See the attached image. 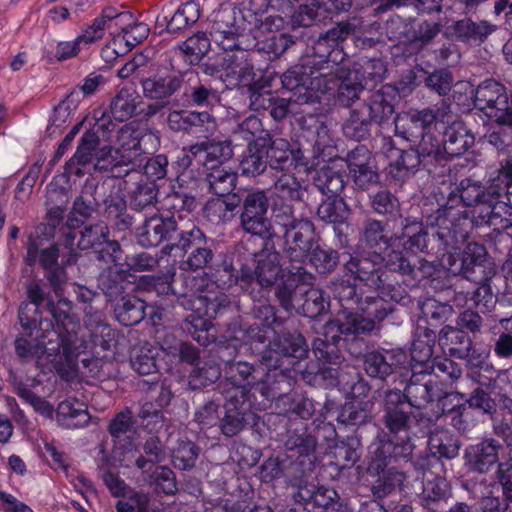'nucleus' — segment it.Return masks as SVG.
Returning a JSON list of instances; mask_svg holds the SVG:
<instances>
[{
  "instance_id": "f257e3e1",
  "label": "nucleus",
  "mask_w": 512,
  "mask_h": 512,
  "mask_svg": "<svg viewBox=\"0 0 512 512\" xmlns=\"http://www.w3.org/2000/svg\"><path fill=\"white\" fill-rule=\"evenodd\" d=\"M344 267L355 280L403 305L410 302L409 287L417 286L437 272L435 261L424 258L411 261L399 250L385 255L373 251L350 256Z\"/></svg>"
},
{
  "instance_id": "f03ea898",
  "label": "nucleus",
  "mask_w": 512,
  "mask_h": 512,
  "mask_svg": "<svg viewBox=\"0 0 512 512\" xmlns=\"http://www.w3.org/2000/svg\"><path fill=\"white\" fill-rule=\"evenodd\" d=\"M401 232L394 239L412 253H426L438 257L443 251L457 249L469 234L471 220L467 209L441 207L426 217V226L410 218L401 221Z\"/></svg>"
},
{
  "instance_id": "7ed1b4c3",
  "label": "nucleus",
  "mask_w": 512,
  "mask_h": 512,
  "mask_svg": "<svg viewBox=\"0 0 512 512\" xmlns=\"http://www.w3.org/2000/svg\"><path fill=\"white\" fill-rule=\"evenodd\" d=\"M254 267L246 263L224 261L216 272V284L222 289L238 286L240 290L256 299L264 290L272 289L283 279L280 252L276 249L275 239L264 240L262 248L252 254Z\"/></svg>"
},
{
  "instance_id": "20e7f679",
  "label": "nucleus",
  "mask_w": 512,
  "mask_h": 512,
  "mask_svg": "<svg viewBox=\"0 0 512 512\" xmlns=\"http://www.w3.org/2000/svg\"><path fill=\"white\" fill-rule=\"evenodd\" d=\"M275 222L284 241L283 252L291 266H302L316 244L314 223L307 217H296L291 205L275 210Z\"/></svg>"
},
{
  "instance_id": "39448f33",
  "label": "nucleus",
  "mask_w": 512,
  "mask_h": 512,
  "mask_svg": "<svg viewBox=\"0 0 512 512\" xmlns=\"http://www.w3.org/2000/svg\"><path fill=\"white\" fill-rule=\"evenodd\" d=\"M203 231L195 225H189L182 230L173 244L164 247L165 253H175V256L187 254L180 262L183 271H198L209 268L214 260V252Z\"/></svg>"
},
{
  "instance_id": "423d86ee",
  "label": "nucleus",
  "mask_w": 512,
  "mask_h": 512,
  "mask_svg": "<svg viewBox=\"0 0 512 512\" xmlns=\"http://www.w3.org/2000/svg\"><path fill=\"white\" fill-rule=\"evenodd\" d=\"M270 206L268 194L262 189H249L242 195L240 227L249 234L266 239H278L267 216Z\"/></svg>"
},
{
  "instance_id": "0eeeda50",
  "label": "nucleus",
  "mask_w": 512,
  "mask_h": 512,
  "mask_svg": "<svg viewBox=\"0 0 512 512\" xmlns=\"http://www.w3.org/2000/svg\"><path fill=\"white\" fill-rule=\"evenodd\" d=\"M276 336L261 355V365L267 368H282L285 361L293 364L291 359L301 360L307 357L309 348L304 336L297 330H290L287 326L275 331Z\"/></svg>"
},
{
  "instance_id": "6e6552de",
  "label": "nucleus",
  "mask_w": 512,
  "mask_h": 512,
  "mask_svg": "<svg viewBox=\"0 0 512 512\" xmlns=\"http://www.w3.org/2000/svg\"><path fill=\"white\" fill-rule=\"evenodd\" d=\"M60 232L61 245L69 251L67 265L77 263L78 251L97 249L110 239V229L102 220L86 222L80 228L60 227Z\"/></svg>"
},
{
  "instance_id": "1a4fd4ad",
  "label": "nucleus",
  "mask_w": 512,
  "mask_h": 512,
  "mask_svg": "<svg viewBox=\"0 0 512 512\" xmlns=\"http://www.w3.org/2000/svg\"><path fill=\"white\" fill-rule=\"evenodd\" d=\"M308 78L302 72L301 68H289L281 76L282 87L289 91V98H281L274 96L272 105L269 108V114L276 121H281L287 117L289 113H297L294 108L315 103L316 95L312 90L304 87V83Z\"/></svg>"
},
{
  "instance_id": "9d476101",
  "label": "nucleus",
  "mask_w": 512,
  "mask_h": 512,
  "mask_svg": "<svg viewBox=\"0 0 512 512\" xmlns=\"http://www.w3.org/2000/svg\"><path fill=\"white\" fill-rule=\"evenodd\" d=\"M109 183L98 182L93 178L85 180L79 195L74 199L62 227L80 228L89 222L100 207V199L108 191Z\"/></svg>"
},
{
  "instance_id": "9b49d317",
  "label": "nucleus",
  "mask_w": 512,
  "mask_h": 512,
  "mask_svg": "<svg viewBox=\"0 0 512 512\" xmlns=\"http://www.w3.org/2000/svg\"><path fill=\"white\" fill-rule=\"evenodd\" d=\"M187 226L179 225L174 216L163 217L155 213L145 218L136 229L137 243L145 248L156 247L164 241L173 244Z\"/></svg>"
},
{
  "instance_id": "f8f14e48",
  "label": "nucleus",
  "mask_w": 512,
  "mask_h": 512,
  "mask_svg": "<svg viewBox=\"0 0 512 512\" xmlns=\"http://www.w3.org/2000/svg\"><path fill=\"white\" fill-rule=\"evenodd\" d=\"M193 74V71L163 69L142 77L140 85L143 97L148 100H170L182 89L186 79Z\"/></svg>"
},
{
  "instance_id": "ddd939ff",
  "label": "nucleus",
  "mask_w": 512,
  "mask_h": 512,
  "mask_svg": "<svg viewBox=\"0 0 512 512\" xmlns=\"http://www.w3.org/2000/svg\"><path fill=\"white\" fill-rule=\"evenodd\" d=\"M415 445L408 434L404 437L393 436L386 439V435L379 437V442L372 452V459L368 470L380 474L387 466L399 463L401 460L406 463L413 456Z\"/></svg>"
},
{
  "instance_id": "4468645a",
  "label": "nucleus",
  "mask_w": 512,
  "mask_h": 512,
  "mask_svg": "<svg viewBox=\"0 0 512 512\" xmlns=\"http://www.w3.org/2000/svg\"><path fill=\"white\" fill-rule=\"evenodd\" d=\"M453 275H463L466 279L491 281L496 275V267L489 258L484 245L470 242L461 253L460 269L450 268Z\"/></svg>"
},
{
  "instance_id": "2eb2a0df",
  "label": "nucleus",
  "mask_w": 512,
  "mask_h": 512,
  "mask_svg": "<svg viewBox=\"0 0 512 512\" xmlns=\"http://www.w3.org/2000/svg\"><path fill=\"white\" fill-rule=\"evenodd\" d=\"M499 198V187L495 184V179L490 180L485 185L478 180L467 177L463 178L449 194L447 203L443 207H452L462 202L466 207L487 204Z\"/></svg>"
},
{
  "instance_id": "dca6fc26",
  "label": "nucleus",
  "mask_w": 512,
  "mask_h": 512,
  "mask_svg": "<svg viewBox=\"0 0 512 512\" xmlns=\"http://www.w3.org/2000/svg\"><path fill=\"white\" fill-rule=\"evenodd\" d=\"M345 160L355 189L367 191L379 183L375 160L366 146H356L347 153Z\"/></svg>"
},
{
  "instance_id": "f3484780",
  "label": "nucleus",
  "mask_w": 512,
  "mask_h": 512,
  "mask_svg": "<svg viewBox=\"0 0 512 512\" xmlns=\"http://www.w3.org/2000/svg\"><path fill=\"white\" fill-rule=\"evenodd\" d=\"M57 334L54 331V324L50 319H40L38 323L37 343L32 345L23 337L16 338L14 342L15 353L22 362L30 358H40L42 355L55 357L59 353Z\"/></svg>"
},
{
  "instance_id": "a211bd4d",
  "label": "nucleus",
  "mask_w": 512,
  "mask_h": 512,
  "mask_svg": "<svg viewBox=\"0 0 512 512\" xmlns=\"http://www.w3.org/2000/svg\"><path fill=\"white\" fill-rule=\"evenodd\" d=\"M314 281L315 276L303 266L290 265L287 278L274 286V296L280 307L288 312L295 309L296 302L301 300L304 286L313 285Z\"/></svg>"
},
{
  "instance_id": "6ab92c4d",
  "label": "nucleus",
  "mask_w": 512,
  "mask_h": 512,
  "mask_svg": "<svg viewBox=\"0 0 512 512\" xmlns=\"http://www.w3.org/2000/svg\"><path fill=\"white\" fill-rule=\"evenodd\" d=\"M413 418L415 416L402 400L401 390L390 389L385 392L382 421L391 435L396 436L401 432L407 434Z\"/></svg>"
},
{
  "instance_id": "aec40b11",
  "label": "nucleus",
  "mask_w": 512,
  "mask_h": 512,
  "mask_svg": "<svg viewBox=\"0 0 512 512\" xmlns=\"http://www.w3.org/2000/svg\"><path fill=\"white\" fill-rule=\"evenodd\" d=\"M501 443L494 438H484L479 443L470 445L464 450L465 465L468 470L477 474H488L501 464L499 452Z\"/></svg>"
},
{
  "instance_id": "412c9836",
  "label": "nucleus",
  "mask_w": 512,
  "mask_h": 512,
  "mask_svg": "<svg viewBox=\"0 0 512 512\" xmlns=\"http://www.w3.org/2000/svg\"><path fill=\"white\" fill-rule=\"evenodd\" d=\"M438 383L426 369L413 370V373L401 391L402 400L410 407L422 409L437 397Z\"/></svg>"
},
{
  "instance_id": "4be33fe9",
  "label": "nucleus",
  "mask_w": 512,
  "mask_h": 512,
  "mask_svg": "<svg viewBox=\"0 0 512 512\" xmlns=\"http://www.w3.org/2000/svg\"><path fill=\"white\" fill-rule=\"evenodd\" d=\"M262 372L259 381L251 387L252 396L257 399L259 394L264 400L273 401L281 399L292 390V379L287 373L289 366L282 368H267Z\"/></svg>"
},
{
  "instance_id": "5701e85b",
  "label": "nucleus",
  "mask_w": 512,
  "mask_h": 512,
  "mask_svg": "<svg viewBox=\"0 0 512 512\" xmlns=\"http://www.w3.org/2000/svg\"><path fill=\"white\" fill-rule=\"evenodd\" d=\"M341 333L332 320H328L319 332V336L312 341V351L315 357L323 363L339 366L344 362V356L339 348Z\"/></svg>"
},
{
  "instance_id": "b1692460",
  "label": "nucleus",
  "mask_w": 512,
  "mask_h": 512,
  "mask_svg": "<svg viewBox=\"0 0 512 512\" xmlns=\"http://www.w3.org/2000/svg\"><path fill=\"white\" fill-rule=\"evenodd\" d=\"M265 154L269 168L279 173L307 165L303 152L292 148L290 143L282 138L271 140L265 146Z\"/></svg>"
},
{
  "instance_id": "393cba45",
  "label": "nucleus",
  "mask_w": 512,
  "mask_h": 512,
  "mask_svg": "<svg viewBox=\"0 0 512 512\" xmlns=\"http://www.w3.org/2000/svg\"><path fill=\"white\" fill-rule=\"evenodd\" d=\"M333 64L329 66L327 64L326 67L319 66L317 67L316 62H308L301 65H295L292 68H301L302 72L308 78L304 87L308 90H312L316 95L315 103L319 102L320 96L319 94H324L330 90H334L338 85V67L336 65V60H332Z\"/></svg>"
},
{
  "instance_id": "a878e982",
  "label": "nucleus",
  "mask_w": 512,
  "mask_h": 512,
  "mask_svg": "<svg viewBox=\"0 0 512 512\" xmlns=\"http://www.w3.org/2000/svg\"><path fill=\"white\" fill-rule=\"evenodd\" d=\"M398 100L399 94L395 87L385 85L364 98L361 104L367 108L366 112L370 114L372 122L382 125L392 119Z\"/></svg>"
},
{
  "instance_id": "bb28decb",
  "label": "nucleus",
  "mask_w": 512,
  "mask_h": 512,
  "mask_svg": "<svg viewBox=\"0 0 512 512\" xmlns=\"http://www.w3.org/2000/svg\"><path fill=\"white\" fill-rule=\"evenodd\" d=\"M253 413L246 405L245 399L237 394L229 397L225 404L224 416L219 420V429L223 436L232 438L240 434L249 425Z\"/></svg>"
},
{
  "instance_id": "cd10ccee",
  "label": "nucleus",
  "mask_w": 512,
  "mask_h": 512,
  "mask_svg": "<svg viewBox=\"0 0 512 512\" xmlns=\"http://www.w3.org/2000/svg\"><path fill=\"white\" fill-rule=\"evenodd\" d=\"M218 20H216V32L223 35V40H221V45L224 49V52L219 53L224 70H231V73L234 74L235 70L240 67L241 64H245V61L248 57H252L253 53H249L243 48L239 47L238 43L229 44L225 41H229L230 39H234L235 32L233 31V26L225 29L223 27L224 21H228L233 19L230 12H221L218 14Z\"/></svg>"
},
{
  "instance_id": "c85d7f7f",
  "label": "nucleus",
  "mask_w": 512,
  "mask_h": 512,
  "mask_svg": "<svg viewBox=\"0 0 512 512\" xmlns=\"http://www.w3.org/2000/svg\"><path fill=\"white\" fill-rule=\"evenodd\" d=\"M474 142L475 137L466 124L460 119L453 120L443 131L442 147L445 161L463 155Z\"/></svg>"
},
{
  "instance_id": "c756f323",
  "label": "nucleus",
  "mask_w": 512,
  "mask_h": 512,
  "mask_svg": "<svg viewBox=\"0 0 512 512\" xmlns=\"http://www.w3.org/2000/svg\"><path fill=\"white\" fill-rule=\"evenodd\" d=\"M264 370L257 364L244 360H228L224 364V376L233 386L237 387V395L244 399L246 395V386L250 388L259 381L261 373ZM251 393V389L249 390Z\"/></svg>"
},
{
  "instance_id": "7c9ffc66",
  "label": "nucleus",
  "mask_w": 512,
  "mask_h": 512,
  "mask_svg": "<svg viewBox=\"0 0 512 512\" xmlns=\"http://www.w3.org/2000/svg\"><path fill=\"white\" fill-rule=\"evenodd\" d=\"M362 364L369 377L383 382L400 368V362L395 353L385 349L367 351L363 354Z\"/></svg>"
},
{
  "instance_id": "2f4dec72",
  "label": "nucleus",
  "mask_w": 512,
  "mask_h": 512,
  "mask_svg": "<svg viewBox=\"0 0 512 512\" xmlns=\"http://www.w3.org/2000/svg\"><path fill=\"white\" fill-rule=\"evenodd\" d=\"M436 331L430 327H418L411 346V361L413 370L426 369L433 360L434 347L437 341Z\"/></svg>"
},
{
  "instance_id": "473e14b6",
  "label": "nucleus",
  "mask_w": 512,
  "mask_h": 512,
  "mask_svg": "<svg viewBox=\"0 0 512 512\" xmlns=\"http://www.w3.org/2000/svg\"><path fill=\"white\" fill-rule=\"evenodd\" d=\"M427 445L433 457L439 460H452L459 455L462 442L450 430L437 427L430 431Z\"/></svg>"
},
{
  "instance_id": "72a5a7b5",
  "label": "nucleus",
  "mask_w": 512,
  "mask_h": 512,
  "mask_svg": "<svg viewBox=\"0 0 512 512\" xmlns=\"http://www.w3.org/2000/svg\"><path fill=\"white\" fill-rule=\"evenodd\" d=\"M425 159L411 145L409 149L399 151L398 157L387 167V176L395 184L401 185L409 179Z\"/></svg>"
},
{
  "instance_id": "f704fd0d",
  "label": "nucleus",
  "mask_w": 512,
  "mask_h": 512,
  "mask_svg": "<svg viewBox=\"0 0 512 512\" xmlns=\"http://www.w3.org/2000/svg\"><path fill=\"white\" fill-rule=\"evenodd\" d=\"M348 175L342 169L337 168L334 164L324 165L318 170L313 177V183L316 188L327 197H341L346 184Z\"/></svg>"
},
{
  "instance_id": "c9c22d12",
  "label": "nucleus",
  "mask_w": 512,
  "mask_h": 512,
  "mask_svg": "<svg viewBox=\"0 0 512 512\" xmlns=\"http://www.w3.org/2000/svg\"><path fill=\"white\" fill-rule=\"evenodd\" d=\"M360 77L359 72L354 69H338L337 100L341 105L349 107L361 99V94L367 87Z\"/></svg>"
},
{
  "instance_id": "e433bc0d",
  "label": "nucleus",
  "mask_w": 512,
  "mask_h": 512,
  "mask_svg": "<svg viewBox=\"0 0 512 512\" xmlns=\"http://www.w3.org/2000/svg\"><path fill=\"white\" fill-rule=\"evenodd\" d=\"M120 141V147L114 151L116 154V169L119 166H129L125 171L129 173L137 167H141L146 157L143 155L138 137L133 136V133L129 130H123Z\"/></svg>"
},
{
  "instance_id": "4c0bfd02",
  "label": "nucleus",
  "mask_w": 512,
  "mask_h": 512,
  "mask_svg": "<svg viewBox=\"0 0 512 512\" xmlns=\"http://www.w3.org/2000/svg\"><path fill=\"white\" fill-rule=\"evenodd\" d=\"M438 343L451 357L464 359L473 341L466 331L446 325L438 334Z\"/></svg>"
},
{
  "instance_id": "58836bf2",
  "label": "nucleus",
  "mask_w": 512,
  "mask_h": 512,
  "mask_svg": "<svg viewBox=\"0 0 512 512\" xmlns=\"http://www.w3.org/2000/svg\"><path fill=\"white\" fill-rule=\"evenodd\" d=\"M341 335L369 336L379 331V327L362 313L343 311L338 318L331 319Z\"/></svg>"
},
{
  "instance_id": "ea45409f",
  "label": "nucleus",
  "mask_w": 512,
  "mask_h": 512,
  "mask_svg": "<svg viewBox=\"0 0 512 512\" xmlns=\"http://www.w3.org/2000/svg\"><path fill=\"white\" fill-rule=\"evenodd\" d=\"M366 111L367 108L361 103L355 104L349 110V116L342 126V131L347 138L361 141L370 137L373 122Z\"/></svg>"
},
{
  "instance_id": "a19ab883",
  "label": "nucleus",
  "mask_w": 512,
  "mask_h": 512,
  "mask_svg": "<svg viewBox=\"0 0 512 512\" xmlns=\"http://www.w3.org/2000/svg\"><path fill=\"white\" fill-rule=\"evenodd\" d=\"M193 298L195 312L203 314L209 320L223 315L232 304L230 297L220 291H208L205 294L193 295Z\"/></svg>"
},
{
  "instance_id": "79ce46f5",
  "label": "nucleus",
  "mask_w": 512,
  "mask_h": 512,
  "mask_svg": "<svg viewBox=\"0 0 512 512\" xmlns=\"http://www.w3.org/2000/svg\"><path fill=\"white\" fill-rule=\"evenodd\" d=\"M452 29L454 36L459 41L480 44L495 30V26L487 21L475 22L470 18H464L456 21Z\"/></svg>"
},
{
  "instance_id": "37998d69",
  "label": "nucleus",
  "mask_w": 512,
  "mask_h": 512,
  "mask_svg": "<svg viewBox=\"0 0 512 512\" xmlns=\"http://www.w3.org/2000/svg\"><path fill=\"white\" fill-rule=\"evenodd\" d=\"M205 182L209 191L217 196L225 197L231 194L237 184L238 175L230 168L222 165H210Z\"/></svg>"
},
{
  "instance_id": "c03bdc74",
  "label": "nucleus",
  "mask_w": 512,
  "mask_h": 512,
  "mask_svg": "<svg viewBox=\"0 0 512 512\" xmlns=\"http://www.w3.org/2000/svg\"><path fill=\"white\" fill-rule=\"evenodd\" d=\"M506 94V88L501 83L493 79H486L474 91V105L487 116L488 112L497 106L498 101L505 98Z\"/></svg>"
},
{
  "instance_id": "a18cd8bd",
  "label": "nucleus",
  "mask_w": 512,
  "mask_h": 512,
  "mask_svg": "<svg viewBox=\"0 0 512 512\" xmlns=\"http://www.w3.org/2000/svg\"><path fill=\"white\" fill-rule=\"evenodd\" d=\"M316 215L326 224L343 225L351 215V208L343 197H327L319 204Z\"/></svg>"
},
{
  "instance_id": "49530a36",
  "label": "nucleus",
  "mask_w": 512,
  "mask_h": 512,
  "mask_svg": "<svg viewBox=\"0 0 512 512\" xmlns=\"http://www.w3.org/2000/svg\"><path fill=\"white\" fill-rule=\"evenodd\" d=\"M98 288L109 302L124 297L127 288L125 270L108 267L98 276Z\"/></svg>"
},
{
  "instance_id": "de8ad7c7",
  "label": "nucleus",
  "mask_w": 512,
  "mask_h": 512,
  "mask_svg": "<svg viewBox=\"0 0 512 512\" xmlns=\"http://www.w3.org/2000/svg\"><path fill=\"white\" fill-rule=\"evenodd\" d=\"M159 350L148 342L135 345L131 350V366L140 375H152L157 373V357Z\"/></svg>"
},
{
  "instance_id": "09e8293b",
  "label": "nucleus",
  "mask_w": 512,
  "mask_h": 512,
  "mask_svg": "<svg viewBox=\"0 0 512 512\" xmlns=\"http://www.w3.org/2000/svg\"><path fill=\"white\" fill-rule=\"evenodd\" d=\"M333 12L327 5L318 0L300 5L297 12L292 16V25L298 27H309L313 24L325 23L332 19Z\"/></svg>"
},
{
  "instance_id": "8fccbe9b",
  "label": "nucleus",
  "mask_w": 512,
  "mask_h": 512,
  "mask_svg": "<svg viewBox=\"0 0 512 512\" xmlns=\"http://www.w3.org/2000/svg\"><path fill=\"white\" fill-rule=\"evenodd\" d=\"M57 421L67 428H77L86 425L90 416L83 403L76 399L61 401L56 411Z\"/></svg>"
},
{
  "instance_id": "3c124183",
  "label": "nucleus",
  "mask_w": 512,
  "mask_h": 512,
  "mask_svg": "<svg viewBox=\"0 0 512 512\" xmlns=\"http://www.w3.org/2000/svg\"><path fill=\"white\" fill-rule=\"evenodd\" d=\"M145 309L146 303L143 300L133 295H127L115 305L114 315L120 324L133 326L144 319Z\"/></svg>"
},
{
  "instance_id": "603ef678",
  "label": "nucleus",
  "mask_w": 512,
  "mask_h": 512,
  "mask_svg": "<svg viewBox=\"0 0 512 512\" xmlns=\"http://www.w3.org/2000/svg\"><path fill=\"white\" fill-rule=\"evenodd\" d=\"M279 176H275L272 185L274 194L283 200L302 202L306 187L297 179L292 171L280 172Z\"/></svg>"
},
{
  "instance_id": "864d4df0",
  "label": "nucleus",
  "mask_w": 512,
  "mask_h": 512,
  "mask_svg": "<svg viewBox=\"0 0 512 512\" xmlns=\"http://www.w3.org/2000/svg\"><path fill=\"white\" fill-rule=\"evenodd\" d=\"M142 454L135 460V466L144 471H151L152 468L162 463L167 458V450L158 436H149L142 444Z\"/></svg>"
},
{
  "instance_id": "5fc2aeb1",
  "label": "nucleus",
  "mask_w": 512,
  "mask_h": 512,
  "mask_svg": "<svg viewBox=\"0 0 512 512\" xmlns=\"http://www.w3.org/2000/svg\"><path fill=\"white\" fill-rule=\"evenodd\" d=\"M393 238L394 236L386 235L383 221L369 218L363 223L360 240L370 249L374 251L387 249Z\"/></svg>"
},
{
  "instance_id": "6e6d98bb",
  "label": "nucleus",
  "mask_w": 512,
  "mask_h": 512,
  "mask_svg": "<svg viewBox=\"0 0 512 512\" xmlns=\"http://www.w3.org/2000/svg\"><path fill=\"white\" fill-rule=\"evenodd\" d=\"M222 374L220 365L214 360L197 363L188 376V387L198 390L214 384Z\"/></svg>"
},
{
  "instance_id": "4d7b16f0",
  "label": "nucleus",
  "mask_w": 512,
  "mask_h": 512,
  "mask_svg": "<svg viewBox=\"0 0 512 512\" xmlns=\"http://www.w3.org/2000/svg\"><path fill=\"white\" fill-rule=\"evenodd\" d=\"M159 189L155 182H138L130 194V207L137 212L149 211L158 202Z\"/></svg>"
},
{
  "instance_id": "13d9d810",
  "label": "nucleus",
  "mask_w": 512,
  "mask_h": 512,
  "mask_svg": "<svg viewBox=\"0 0 512 512\" xmlns=\"http://www.w3.org/2000/svg\"><path fill=\"white\" fill-rule=\"evenodd\" d=\"M178 49L190 65H198L210 50V40L204 32H197L182 42Z\"/></svg>"
},
{
  "instance_id": "bf43d9fd",
  "label": "nucleus",
  "mask_w": 512,
  "mask_h": 512,
  "mask_svg": "<svg viewBox=\"0 0 512 512\" xmlns=\"http://www.w3.org/2000/svg\"><path fill=\"white\" fill-rule=\"evenodd\" d=\"M285 447L292 456L309 457L316 451L317 439L307 429L295 430L288 434Z\"/></svg>"
},
{
  "instance_id": "052dcab7",
  "label": "nucleus",
  "mask_w": 512,
  "mask_h": 512,
  "mask_svg": "<svg viewBox=\"0 0 512 512\" xmlns=\"http://www.w3.org/2000/svg\"><path fill=\"white\" fill-rule=\"evenodd\" d=\"M268 163L265 154V145L249 144L247 154L240 162V170L243 176L257 177L267 169Z\"/></svg>"
},
{
  "instance_id": "680f3d73",
  "label": "nucleus",
  "mask_w": 512,
  "mask_h": 512,
  "mask_svg": "<svg viewBox=\"0 0 512 512\" xmlns=\"http://www.w3.org/2000/svg\"><path fill=\"white\" fill-rule=\"evenodd\" d=\"M370 412L367 403L362 401H348L340 409L337 421L339 424L349 428H357L367 423Z\"/></svg>"
},
{
  "instance_id": "e2e57ef3",
  "label": "nucleus",
  "mask_w": 512,
  "mask_h": 512,
  "mask_svg": "<svg viewBox=\"0 0 512 512\" xmlns=\"http://www.w3.org/2000/svg\"><path fill=\"white\" fill-rule=\"evenodd\" d=\"M371 209L383 216L393 219L402 217V208L399 198L388 189H382L370 197Z\"/></svg>"
},
{
  "instance_id": "0e129e2a",
  "label": "nucleus",
  "mask_w": 512,
  "mask_h": 512,
  "mask_svg": "<svg viewBox=\"0 0 512 512\" xmlns=\"http://www.w3.org/2000/svg\"><path fill=\"white\" fill-rule=\"evenodd\" d=\"M199 18V10L193 2H187L174 13L170 20L164 17L161 21L157 19V25L166 26L170 33H175L188 25L195 23Z\"/></svg>"
},
{
  "instance_id": "69168bd1",
  "label": "nucleus",
  "mask_w": 512,
  "mask_h": 512,
  "mask_svg": "<svg viewBox=\"0 0 512 512\" xmlns=\"http://www.w3.org/2000/svg\"><path fill=\"white\" fill-rule=\"evenodd\" d=\"M486 205L490 207L486 220L489 226L494 227V230H506L512 227V203L504 198H497Z\"/></svg>"
},
{
  "instance_id": "338daca9",
  "label": "nucleus",
  "mask_w": 512,
  "mask_h": 512,
  "mask_svg": "<svg viewBox=\"0 0 512 512\" xmlns=\"http://www.w3.org/2000/svg\"><path fill=\"white\" fill-rule=\"evenodd\" d=\"M301 300H303L302 313L306 317L314 319L328 311V299L324 297V292L319 288L304 289Z\"/></svg>"
},
{
  "instance_id": "774afa93",
  "label": "nucleus",
  "mask_w": 512,
  "mask_h": 512,
  "mask_svg": "<svg viewBox=\"0 0 512 512\" xmlns=\"http://www.w3.org/2000/svg\"><path fill=\"white\" fill-rule=\"evenodd\" d=\"M200 447L191 440H180L173 450L172 463L176 469L191 470L195 467Z\"/></svg>"
}]
</instances>
